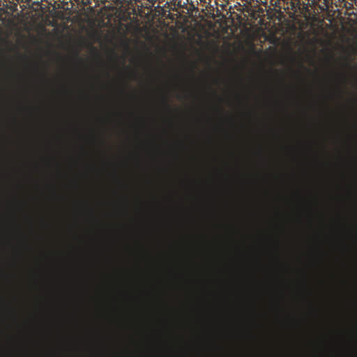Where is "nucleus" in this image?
Segmentation results:
<instances>
[{"label": "nucleus", "mask_w": 357, "mask_h": 357, "mask_svg": "<svg viewBox=\"0 0 357 357\" xmlns=\"http://www.w3.org/2000/svg\"><path fill=\"white\" fill-rule=\"evenodd\" d=\"M321 10H324V7H319Z\"/></svg>", "instance_id": "5"}, {"label": "nucleus", "mask_w": 357, "mask_h": 357, "mask_svg": "<svg viewBox=\"0 0 357 357\" xmlns=\"http://www.w3.org/2000/svg\"><path fill=\"white\" fill-rule=\"evenodd\" d=\"M163 104H164L165 107L167 109H170V106H169V105L168 104V102H167V99H164Z\"/></svg>", "instance_id": "2"}, {"label": "nucleus", "mask_w": 357, "mask_h": 357, "mask_svg": "<svg viewBox=\"0 0 357 357\" xmlns=\"http://www.w3.org/2000/svg\"><path fill=\"white\" fill-rule=\"evenodd\" d=\"M323 4L324 7H325L327 9L329 8V7L331 5V0H323Z\"/></svg>", "instance_id": "1"}, {"label": "nucleus", "mask_w": 357, "mask_h": 357, "mask_svg": "<svg viewBox=\"0 0 357 357\" xmlns=\"http://www.w3.org/2000/svg\"><path fill=\"white\" fill-rule=\"evenodd\" d=\"M346 7H347V8H350V6H349V5H347V6L346 5Z\"/></svg>", "instance_id": "4"}, {"label": "nucleus", "mask_w": 357, "mask_h": 357, "mask_svg": "<svg viewBox=\"0 0 357 357\" xmlns=\"http://www.w3.org/2000/svg\"><path fill=\"white\" fill-rule=\"evenodd\" d=\"M321 0H313V3L314 4L317 3V2L320 1Z\"/></svg>", "instance_id": "3"}]
</instances>
